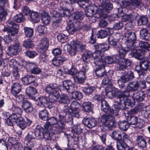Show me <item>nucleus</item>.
Masks as SVG:
<instances>
[{
	"instance_id": "obj_1",
	"label": "nucleus",
	"mask_w": 150,
	"mask_h": 150,
	"mask_svg": "<svg viewBox=\"0 0 150 150\" xmlns=\"http://www.w3.org/2000/svg\"><path fill=\"white\" fill-rule=\"evenodd\" d=\"M64 119V117L60 115L59 116V120L55 117L47 119V121L44 126L47 133H48L50 136L63 132V131L65 129Z\"/></svg>"
},
{
	"instance_id": "obj_2",
	"label": "nucleus",
	"mask_w": 150,
	"mask_h": 150,
	"mask_svg": "<svg viewBox=\"0 0 150 150\" xmlns=\"http://www.w3.org/2000/svg\"><path fill=\"white\" fill-rule=\"evenodd\" d=\"M44 129L40 125L36 126L34 134L29 133L26 136L25 138V142L27 145L33 147L35 144V139L33 135H35L36 139H39L44 137L46 133Z\"/></svg>"
},
{
	"instance_id": "obj_3",
	"label": "nucleus",
	"mask_w": 150,
	"mask_h": 150,
	"mask_svg": "<svg viewBox=\"0 0 150 150\" xmlns=\"http://www.w3.org/2000/svg\"><path fill=\"white\" fill-rule=\"evenodd\" d=\"M84 45L83 43L76 40L70 42V44L65 45L64 50L67 51L71 56H74L77 51L82 52L84 49Z\"/></svg>"
},
{
	"instance_id": "obj_4",
	"label": "nucleus",
	"mask_w": 150,
	"mask_h": 150,
	"mask_svg": "<svg viewBox=\"0 0 150 150\" xmlns=\"http://www.w3.org/2000/svg\"><path fill=\"white\" fill-rule=\"evenodd\" d=\"M8 28L4 27L3 29L4 31H7L8 35L6 39L8 38L9 40L8 42L4 40V42L7 43H8L9 41L12 40L13 38L12 36H13L18 33V29L19 28V25L15 23L13 21H9L6 23Z\"/></svg>"
},
{
	"instance_id": "obj_5",
	"label": "nucleus",
	"mask_w": 150,
	"mask_h": 150,
	"mask_svg": "<svg viewBox=\"0 0 150 150\" xmlns=\"http://www.w3.org/2000/svg\"><path fill=\"white\" fill-rule=\"evenodd\" d=\"M101 109L104 112L109 114H112L115 116H117L118 115L120 109H124L123 108H122L119 107L118 103H116L113 105V108L112 109L110 108L108 104L105 100L101 102Z\"/></svg>"
},
{
	"instance_id": "obj_6",
	"label": "nucleus",
	"mask_w": 150,
	"mask_h": 150,
	"mask_svg": "<svg viewBox=\"0 0 150 150\" xmlns=\"http://www.w3.org/2000/svg\"><path fill=\"white\" fill-rule=\"evenodd\" d=\"M45 92L49 94L52 95L50 97H52L56 101L60 95L59 92L58 86L56 83H51L48 85L45 88Z\"/></svg>"
},
{
	"instance_id": "obj_7",
	"label": "nucleus",
	"mask_w": 150,
	"mask_h": 150,
	"mask_svg": "<svg viewBox=\"0 0 150 150\" xmlns=\"http://www.w3.org/2000/svg\"><path fill=\"white\" fill-rule=\"evenodd\" d=\"M36 101L41 105L50 109L53 108L52 103L56 101V99H54L52 97L50 96L41 97L38 98Z\"/></svg>"
},
{
	"instance_id": "obj_8",
	"label": "nucleus",
	"mask_w": 150,
	"mask_h": 150,
	"mask_svg": "<svg viewBox=\"0 0 150 150\" xmlns=\"http://www.w3.org/2000/svg\"><path fill=\"white\" fill-rule=\"evenodd\" d=\"M115 59V63L119 65V69L120 70L128 68L132 64V62L127 59L120 58L117 55H115L114 57Z\"/></svg>"
},
{
	"instance_id": "obj_9",
	"label": "nucleus",
	"mask_w": 150,
	"mask_h": 150,
	"mask_svg": "<svg viewBox=\"0 0 150 150\" xmlns=\"http://www.w3.org/2000/svg\"><path fill=\"white\" fill-rule=\"evenodd\" d=\"M125 36L127 38L125 42L128 48L130 49L132 47V48L133 45L137 39L135 33L131 31H128L125 32Z\"/></svg>"
},
{
	"instance_id": "obj_10",
	"label": "nucleus",
	"mask_w": 150,
	"mask_h": 150,
	"mask_svg": "<svg viewBox=\"0 0 150 150\" xmlns=\"http://www.w3.org/2000/svg\"><path fill=\"white\" fill-rule=\"evenodd\" d=\"M8 6L7 0H0V20L7 16Z\"/></svg>"
},
{
	"instance_id": "obj_11",
	"label": "nucleus",
	"mask_w": 150,
	"mask_h": 150,
	"mask_svg": "<svg viewBox=\"0 0 150 150\" xmlns=\"http://www.w3.org/2000/svg\"><path fill=\"white\" fill-rule=\"evenodd\" d=\"M91 3L90 1L85 0V6L87 7L85 9V14L87 17L91 16L97 11V7L95 6L88 5V4L90 5Z\"/></svg>"
},
{
	"instance_id": "obj_12",
	"label": "nucleus",
	"mask_w": 150,
	"mask_h": 150,
	"mask_svg": "<svg viewBox=\"0 0 150 150\" xmlns=\"http://www.w3.org/2000/svg\"><path fill=\"white\" fill-rule=\"evenodd\" d=\"M103 57H102L99 52H94L93 53V57L95 64L98 66H105V62H103Z\"/></svg>"
},
{
	"instance_id": "obj_13",
	"label": "nucleus",
	"mask_w": 150,
	"mask_h": 150,
	"mask_svg": "<svg viewBox=\"0 0 150 150\" xmlns=\"http://www.w3.org/2000/svg\"><path fill=\"white\" fill-rule=\"evenodd\" d=\"M49 40L46 37L42 38L38 46L39 51L41 53H45L47 50L49 46Z\"/></svg>"
},
{
	"instance_id": "obj_14",
	"label": "nucleus",
	"mask_w": 150,
	"mask_h": 150,
	"mask_svg": "<svg viewBox=\"0 0 150 150\" xmlns=\"http://www.w3.org/2000/svg\"><path fill=\"white\" fill-rule=\"evenodd\" d=\"M27 122L24 120L23 118L20 115H18L16 122L17 123L19 127L22 129H24L26 127L27 125L29 126L31 123V121L27 119Z\"/></svg>"
},
{
	"instance_id": "obj_15",
	"label": "nucleus",
	"mask_w": 150,
	"mask_h": 150,
	"mask_svg": "<svg viewBox=\"0 0 150 150\" xmlns=\"http://www.w3.org/2000/svg\"><path fill=\"white\" fill-rule=\"evenodd\" d=\"M93 46L96 50L95 52H99L100 54L101 52L108 50L110 48L109 45L105 43H97L95 44Z\"/></svg>"
},
{
	"instance_id": "obj_16",
	"label": "nucleus",
	"mask_w": 150,
	"mask_h": 150,
	"mask_svg": "<svg viewBox=\"0 0 150 150\" xmlns=\"http://www.w3.org/2000/svg\"><path fill=\"white\" fill-rule=\"evenodd\" d=\"M74 81L76 83H82L84 81V72L81 71L73 76Z\"/></svg>"
},
{
	"instance_id": "obj_17",
	"label": "nucleus",
	"mask_w": 150,
	"mask_h": 150,
	"mask_svg": "<svg viewBox=\"0 0 150 150\" xmlns=\"http://www.w3.org/2000/svg\"><path fill=\"white\" fill-rule=\"evenodd\" d=\"M132 97L134 101L139 102L144 100L145 94L143 91H140L133 93Z\"/></svg>"
},
{
	"instance_id": "obj_18",
	"label": "nucleus",
	"mask_w": 150,
	"mask_h": 150,
	"mask_svg": "<svg viewBox=\"0 0 150 150\" xmlns=\"http://www.w3.org/2000/svg\"><path fill=\"white\" fill-rule=\"evenodd\" d=\"M29 67V69L30 70L32 73L34 74H39L41 72V69L37 66L33 62L29 63L27 65V67Z\"/></svg>"
},
{
	"instance_id": "obj_19",
	"label": "nucleus",
	"mask_w": 150,
	"mask_h": 150,
	"mask_svg": "<svg viewBox=\"0 0 150 150\" xmlns=\"http://www.w3.org/2000/svg\"><path fill=\"white\" fill-rule=\"evenodd\" d=\"M119 103L117 102L118 106L121 107L122 108H124L125 109V108H128V107L131 105V101L130 99L128 97H125L124 99L122 100V101L119 100Z\"/></svg>"
},
{
	"instance_id": "obj_20",
	"label": "nucleus",
	"mask_w": 150,
	"mask_h": 150,
	"mask_svg": "<svg viewBox=\"0 0 150 150\" xmlns=\"http://www.w3.org/2000/svg\"><path fill=\"white\" fill-rule=\"evenodd\" d=\"M21 89V86L18 83H14L11 87V92L14 96L19 93Z\"/></svg>"
},
{
	"instance_id": "obj_21",
	"label": "nucleus",
	"mask_w": 150,
	"mask_h": 150,
	"mask_svg": "<svg viewBox=\"0 0 150 150\" xmlns=\"http://www.w3.org/2000/svg\"><path fill=\"white\" fill-rule=\"evenodd\" d=\"M108 40L110 44L116 49L118 48V46H119V45H121L120 44L117 45L118 39L117 38L115 35L110 36L108 37Z\"/></svg>"
},
{
	"instance_id": "obj_22",
	"label": "nucleus",
	"mask_w": 150,
	"mask_h": 150,
	"mask_svg": "<svg viewBox=\"0 0 150 150\" xmlns=\"http://www.w3.org/2000/svg\"><path fill=\"white\" fill-rule=\"evenodd\" d=\"M116 147L118 150H127L130 147L122 140H120L116 142Z\"/></svg>"
},
{
	"instance_id": "obj_23",
	"label": "nucleus",
	"mask_w": 150,
	"mask_h": 150,
	"mask_svg": "<svg viewBox=\"0 0 150 150\" xmlns=\"http://www.w3.org/2000/svg\"><path fill=\"white\" fill-rule=\"evenodd\" d=\"M22 108H23L25 111L27 113L31 112L33 108L30 102L26 100L24 101L21 105Z\"/></svg>"
},
{
	"instance_id": "obj_24",
	"label": "nucleus",
	"mask_w": 150,
	"mask_h": 150,
	"mask_svg": "<svg viewBox=\"0 0 150 150\" xmlns=\"http://www.w3.org/2000/svg\"><path fill=\"white\" fill-rule=\"evenodd\" d=\"M35 78L32 75L25 76L22 79V81L25 85H28L34 82Z\"/></svg>"
},
{
	"instance_id": "obj_25",
	"label": "nucleus",
	"mask_w": 150,
	"mask_h": 150,
	"mask_svg": "<svg viewBox=\"0 0 150 150\" xmlns=\"http://www.w3.org/2000/svg\"><path fill=\"white\" fill-rule=\"evenodd\" d=\"M118 48L117 49V50H119V56L120 58H124L127 52L130 51V49H132V47L130 49V48H128L127 46V49H126L122 47L121 45H119V46H118Z\"/></svg>"
},
{
	"instance_id": "obj_26",
	"label": "nucleus",
	"mask_w": 150,
	"mask_h": 150,
	"mask_svg": "<svg viewBox=\"0 0 150 150\" xmlns=\"http://www.w3.org/2000/svg\"><path fill=\"white\" fill-rule=\"evenodd\" d=\"M139 81H133L129 82L127 86L126 89L131 91L137 90L139 88Z\"/></svg>"
},
{
	"instance_id": "obj_27",
	"label": "nucleus",
	"mask_w": 150,
	"mask_h": 150,
	"mask_svg": "<svg viewBox=\"0 0 150 150\" xmlns=\"http://www.w3.org/2000/svg\"><path fill=\"white\" fill-rule=\"evenodd\" d=\"M83 18V15L81 11L72 13L69 17V19L71 21L81 19Z\"/></svg>"
},
{
	"instance_id": "obj_28",
	"label": "nucleus",
	"mask_w": 150,
	"mask_h": 150,
	"mask_svg": "<svg viewBox=\"0 0 150 150\" xmlns=\"http://www.w3.org/2000/svg\"><path fill=\"white\" fill-rule=\"evenodd\" d=\"M136 141L139 147L143 148L146 147L147 143L146 141L144 139L143 137L142 136H137Z\"/></svg>"
},
{
	"instance_id": "obj_29",
	"label": "nucleus",
	"mask_w": 150,
	"mask_h": 150,
	"mask_svg": "<svg viewBox=\"0 0 150 150\" xmlns=\"http://www.w3.org/2000/svg\"><path fill=\"white\" fill-rule=\"evenodd\" d=\"M67 59V58L64 56H60L54 58L52 62L54 65L58 66Z\"/></svg>"
},
{
	"instance_id": "obj_30",
	"label": "nucleus",
	"mask_w": 150,
	"mask_h": 150,
	"mask_svg": "<svg viewBox=\"0 0 150 150\" xmlns=\"http://www.w3.org/2000/svg\"><path fill=\"white\" fill-rule=\"evenodd\" d=\"M140 36L142 39L147 40L150 37V34L146 28H143L140 31Z\"/></svg>"
},
{
	"instance_id": "obj_31",
	"label": "nucleus",
	"mask_w": 150,
	"mask_h": 150,
	"mask_svg": "<svg viewBox=\"0 0 150 150\" xmlns=\"http://www.w3.org/2000/svg\"><path fill=\"white\" fill-rule=\"evenodd\" d=\"M37 92L35 88L32 87H27L26 90V94L32 99H34L35 97L33 96Z\"/></svg>"
},
{
	"instance_id": "obj_32",
	"label": "nucleus",
	"mask_w": 150,
	"mask_h": 150,
	"mask_svg": "<svg viewBox=\"0 0 150 150\" xmlns=\"http://www.w3.org/2000/svg\"><path fill=\"white\" fill-rule=\"evenodd\" d=\"M42 23L46 25L48 24L50 20V17L47 13L43 11L41 13Z\"/></svg>"
},
{
	"instance_id": "obj_33",
	"label": "nucleus",
	"mask_w": 150,
	"mask_h": 150,
	"mask_svg": "<svg viewBox=\"0 0 150 150\" xmlns=\"http://www.w3.org/2000/svg\"><path fill=\"white\" fill-rule=\"evenodd\" d=\"M68 32L70 34H74L77 30V28L74 23L68 24L66 28Z\"/></svg>"
},
{
	"instance_id": "obj_34",
	"label": "nucleus",
	"mask_w": 150,
	"mask_h": 150,
	"mask_svg": "<svg viewBox=\"0 0 150 150\" xmlns=\"http://www.w3.org/2000/svg\"><path fill=\"white\" fill-rule=\"evenodd\" d=\"M96 123V120L94 118H87L85 119V125H86L90 128L95 127Z\"/></svg>"
},
{
	"instance_id": "obj_35",
	"label": "nucleus",
	"mask_w": 150,
	"mask_h": 150,
	"mask_svg": "<svg viewBox=\"0 0 150 150\" xmlns=\"http://www.w3.org/2000/svg\"><path fill=\"white\" fill-rule=\"evenodd\" d=\"M134 47L131 50V52L130 54L131 55L136 58H139L144 54V53L141 50H134Z\"/></svg>"
},
{
	"instance_id": "obj_36",
	"label": "nucleus",
	"mask_w": 150,
	"mask_h": 150,
	"mask_svg": "<svg viewBox=\"0 0 150 150\" xmlns=\"http://www.w3.org/2000/svg\"><path fill=\"white\" fill-rule=\"evenodd\" d=\"M95 70L96 75L98 76H103L106 74L104 68V66H98Z\"/></svg>"
},
{
	"instance_id": "obj_37",
	"label": "nucleus",
	"mask_w": 150,
	"mask_h": 150,
	"mask_svg": "<svg viewBox=\"0 0 150 150\" xmlns=\"http://www.w3.org/2000/svg\"><path fill=\"white\" fill-rule=\"evenodd\" d=\"M30 14V20L33 22L36 23L39 21V14L37 12L31 11Z\"/></svg>"
},
{
	"instance_id": "obj_38",
	"label": "nucleus",
	"mask_w": 150,
	"mask_h": 150,
	"mask_svg": "<svg viewBox=\"0 0 150 150\" xmlns=\"http://www.w3.org/2000/svg\"><path fill=\"white\" fill-rule=\"evenodd\" d=\"M7 138H4L0 139V150H8Z\"/></svg>"
},
{
	"instance_id": "obj_39",
	"label": "nucleus",
	"mask_w": 150,
	"mask_h": 150,
	"mask_svg": "<svg viewBox=\"0 0 150 150\" xmlns=\"http://www.w3.org/2000/svg\"><path fill=\"white\" fill-rule=\"evenodd\" d=\"M135 70L139 74V78L143 79L146 75V72L143 71L141 68L140 64L139 65H137L135 67Z\"/></svg>"
},
{
	"instance_id": "obj_40",
	"label": "nucleus",
	"mask_w": 150,
	"mask_h": 150,
	"mask_svg": "<svg viewBox=\"0 0 150 150\" xmlns=\"http://www.w3.org/2000/svg\"><path fill=\"white\" fill-rule=\"evenodd\" d=\"M139 46L144 51H150V45L148 42L140 41Z\"/></svg>"
},
{
	"instance_id": "obj_41",
	"label": "nucleus",
	"mask_w": 150,
	"mask_h": 150,
	"mask_svg": "<svg viewBox=\"0 0 150 150\" xmlns=\"http://www.w3.org/2000/svg\"><path fill=\"white\" fill-rule=\"evenodd\" d=\"M126 90L124 91L123 92H121L118 95V99L119 100L122 101V99H124L125 97H127L129 96L130 91V90H129L126 89Z\"/></svg>"
},
{
	"instance_id": "obj_42",
	"label": "nucleus",
	"mask_w": 150,
	"mask_h": 150,
	"mask_svg": "<svg viewBox=\"0 0 150 150\" xmlns=\"http://www.w3.org/2000/svg\"><path fill=\"white\" fill-rule=\"evenodd\" d=\"M118 124L119 128L122 130L126 131L129 127V124L125 121L119 122Z\"/></svg>"
},
{
	"instance_id": "obj_43",
	"label": "nucleus",
	"mask_w": 150,
	"mask_h": 150,
	"mask_svg": "<svg viewBox=\"0 0 150 150\" xmlns=\"http://www.w3.org/2000/svg\"><path fill=\"white\" fill-rule=\"evenodd\" d=\"M113 119H115L114 116L110 114L107 115H104L102 116L101 118V121L103 123H104L105 125L110 120H112Z\"/></svg>"
},
{
	"instance_id": "obj_44",
	"label": "nucleus",
	"mask_w": 150,
	"mask_h": 150,
	"mask_svg": "<svg viewBox=\"0 0 150 150\" xmlns=\"http://www.w3.org/2000/svg\"><path fill=\"white\" fill-rule=\"evenodd\" d=\"M123 76L127 81L133 79L134 77L133 72L131 70L125 71V74Z\"/></svg>"
},
{
	"instance_id": "obj_45",
	"label": "nucleus",
	"mask_w": 150,
	"mask_h": 150,
	"mask_svg": "<svg viewBox=\"0 0 150 150\" xmlns=\"http://www.w3.org/2000/svg\"><path fill=\"white\" fill-rule=\"evenodd\" d=\"M14 21L17 23H21L25 20V18L23 15L21 13L16 14L13 18Z\"/></svg>"
},
{
	"instance_id": "obj_46",
	"label": "nucleus",
	"mask_w": 150,
	"mask_h": 150,
	"mask_svg": "<svg viewBox=\"0 0 150 150\" xmlns=\"http://www.w3.org/2000/svg\"><path fill=\"white\" fill-rule=\"evenodd\" d=\"M72 82L69 80L64 81L63 82V87L64 88L63 90L68 91L71 88H73L72 85Z\"/></svg>"
},
{
	"instance_id": "obj_47",
	"label": "nucleus",
	"mask_w": 150,
	"mask_h": 150,
	"mask_svg": "<svg viewBox=\"0 0 150 150\" xmlns=\"http://www.w3.org/2000/svg\"><path fill=\"white\" fill-rule=\"evenodd\" d=\"M136 18V16L132 14H125L122 17V20L123 22L132 21L134 20Z\"/></svg>"
},
{
	"instance_id": "obj_48",
	"label": "nucleus",
	"mask_w": 150,
	"mask_h": 150,
	"mask_svg": "<svg viewBox=\"0 0 150 150\" xmlns=\"http://www.w3.org/2000/svg\"><path fill=\"white\" fill-rule=\"evenodd\" d=\"M82 130L80 126L74 125L72 128L71 132L73 134V136L76 137V135L80 134Z\"/></svg>"
},
{
	"instance_id": "obj_49",
	"label": "nucleus",
	"mask_w": 150,
	"mask_h": 150,
	"mask_svg": "<svg viewBox=\"0 0 150 150\" xmlns=\"http://www.w3.org/2000/svg\"><path fill=\"white\" fill-rule=\"evenodd\" d=\"M39 117L42 120H47L48 117V113L46 110H41L39 112Z\"/></svg>"
},
{
	"instance_id": "obj_50",
	"label": "nucleus",
	"mask_w": 150,
	"mask_h": 150,
	"mask_svg": "<svg viewBox=\"0 0 150 150\" xmlns=\"http://www.w3.org/2000/svg\"><path fill=\"white\" fill-rule=\"evenodd\" d=\"M127 121L129 124L132 125H136L138 122V119L135 116H129L127 118Z\"/></svg>"
},
{
	"instance_id": "obj_51",
	"label": "nucleus",
	"mask_w": 150,
	"mask_h": 150,
	"mask_svg": "<svg viewBox=\"0 0 150 150\" xmlns=\"http://www.w3.org/2000/svg\"><path fill=\"white\" fill-rule=\"evenodd\" d=\"M57 39L58 41L63 43H64L68 41L67 36L63 33L59 34L57 36Z\"/></svg>"
},
{
	"instance_id": "obj_52",
	"label": "nucleus",
	"mask_w": 150,
	"mask_h": 150,
	"mask_svg": "<svg viewBox=\"0 0 150 150\" xmlns=\"http://www.w3.org/2000/svg\"><path fill=\"white\" fill-rule=\"evenodd\" d=\"M25 34L27 37H30L32 36L33 33V28L28 27H25L24 28Z\"/></svg>"
},
{
	"instance_id": "obj_53",
	"label": "nucleus",
	"mask_w": 150,
	"mask_h": 150,
	"mask_svg": "<svg viewBox=\"0 0 150 150\" xmlns=\"http://www.w3.org/2000/svg\"><path fill=\"white\" fill-rule=\"evenodd\" d=\"M140 64L141 68L143 71H145L147 70L148 69H149L148 61L142 60L140 62Z\"/></svg>"
},
{
	"instance_id": "obj_54",
	"label": "nucleus",
	"mask_w": 150,
	"mask_h": 150,
	"mask_svg": "<svg viewBox=\"0 0 150 150\" xmlns=\"http://www.w3.org/2000/svg\"><path fill=\"white\" fill-rule=\"evenodd\" d=\"M21 13L23 15L25 16H28L30 14L31 11L30 9L29 8L26 6H23L21 9Z\"/></svg>"
},
{
	"instance_id": "obj_55",
	"label": "nucleus",
	"mask_w": 150,
	"mask_h": 150,
	"mask_svg": "<svg viewBox=\"0 0 150 150\" xmlns=\"http://www.w3.org/2000/svg\"><path fill=\"white\" fill-rule=\"evenodd\" d=\"M59 103H67L69 102L67 96L66 94L62 95L58 100Z\"/></svg>"
},
{
	"instance_id": "obj_56",
	"label": "nucleus",
	"mask_w": 150,
	"mask_h": 150,
	"mask_svg": "<svg viewBox=\"0 0 150 150\" xmlns=\"http://www.w3.org/2000/svg\"><path fill=\"white\" fill-rule=\"evenodd\" d=\"M93 108V105L90 102H85V112H92Z\"/></svg>"
},
{
	"instance_id": "obj_57",
	"label": "nucleus",
	"mask_w": 150,
	"mask_h": 150,
	"mask_svg": "<svg viewBox=\"0 0 150 150\" xmlns=\"http://www.w3.org/2000/svg\"><path fill=\"white\" fill-rule=\"evenodd\" d=\"M113 138L117 141L122 140V136L120 133L118 131H114L112 133Z\"/></svg>"
},
{
	"instance_id": "obj_58",
	"label": "nucleus",
	"mask_w": 150,
	"mask_h": 150,
	"mask_svg": "<svg viewBox=\"0 0 150 150\" xmlns=\"http://www.w3.org/2000/svg\"><path fill=\"white\" fill-rule=\"evenodd\" d=\"M115 55L113 56V58L108 56H106L105 57H103V58H104L103 62H105V65L106 64H110L113 62H114L115 63V59L114 58V57Z\"/></svg>"
},
{
	"instance_id": "obj_59",
	"label": "nucleus",
	"mask_w": 150,
	"mask_h": 150,
	"mask_svg": "<svg viewBox=\"0 0 150 150\" xmlns=\"http://www.w3.org/2000/svg\"><path fill=\"white\" fill-rule=\"evenodd\" d=\"M127 81L122 76L118 80V86L120 88H123L125 86V83Z\"/></svg>"
},
{
	"instance_id": "obj_60",
	"label": "nucleus",
	"mask_w": 150,
	"mask_h": 150,
	"mask_svg": "<svg viewBox=\"0 0 150 150\" xmlns=\"http://www.w3.org/2000/svg\"><path fill=\"white\" fill-rule=\"evenodd\" d=\"M60 13L61 17H67L70 15V12L68 8H65L64 9L60 10Z\"/></svg>"
},
{
	"instance_id": "obj_61",
	"label": "nucleus",
	"mask_w": 150,
	"mask_h": 150,
	"mask_svg": "<svg viewBox=\"0 0 150 150\" xmlns=\"http://www.w3.org/2000/svg\"><path fill=\"white\" fill-rule=\"evenodd\" d=\"M23 46L26 48H32L34 46L32 42L30 39L25 41L23 44Z\"/></svg>"
},
{
	"instance_id": "obj_62",
	"label": "nucleus",
	"mask_w": 150,
	"mask_h": 150,
	"mask_svg": "<svg viewBox=\"0 0 150 150\" xmlns=\"http://www.w3.org/2000/svg\"><path fill=\"white\" fill-rule=\"evenodd\" d=\"M148 21V18L146 17L145 16H141L138 21V23L139 25H144L147 23Z\"/></svg>"
},
{
	"instance_id": "obj_63",
	"label": "nucleus",
	"mask_w": 150,
	"mask_h": 150,
	"mask_svg": "<svg viewBox=\"0 0 150 150\" xmlns=\"http://www.w3.org/2000/svg\"><path fill=\"white\" fill-rule=\"evenodd\" d=\"M105 4V12L106 13H109L112 9L113 6L112 4L110 3V1Z\"/></svg>"
},
{
	"instance_id": "obj_64",
	"label": "nucleus",
	"mask_w": 150,
	"mask_h": 150,
	"mask_svg": "<svg viewBox=\"0 0 150 150\" xmlns=\"http://www.w3.org/2000/svg\"><path fill=\"white\" fill-rule=\"evenodd\" d=\"M7 143L9 146H11V147L18 142L15 138L12 137L7 139Z\"/></svg>"
}]
</instances>
